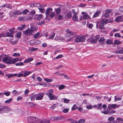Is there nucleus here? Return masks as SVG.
Listing matches in <instances>:
<instances>
[{
  "label": "nucleus",
  "mask_w": 123,
  "mask_h": 123,
  "mask_svg": "<svg viewBox=\"0 0 123 123\" xmlns=\"http://www.w3.org/2000/svg\"><path fill=\"white\" fill-rule=\"evenodd\" d=\"M54 90L53 89H50L46 93L47 95L49 98V100H57L58 98V96L54 95L53 94Z\"/></svg>",
  "instance_id": "obj_1"
},
{
  "label": "nucleus",
  "mask_w": 123,
  "mask_h": 123,
  "mask_svg": "<svg viewBox=\"0 0 123 123\" xmlns=\"http://www.w3.org/2000/svg\"><path fill=\"white\" fill-rule=\"evenodd\" d=\"M15 59H11V57L10 56L3 57L2 61L4 63L7 64H15Z\"/></svg>",
  "instance_id": "obj_2"
},
{
  "label": "nucleus",
  "mask_w": 123,
  "mask_h": 123,
  "mask_svg": "<svg viewBox=\"0 0 123 123\" xmlns=\"http://www.w3.org/2000/svg\"><path fill=\"white\" fill-rule=\"evenodd\" d=\"M67 32L66 34V40L67 41H70L71 40V38L70 37L72 36H75L76 33L74 32H71L68 29L66 30Z\"/></svg>",
  "instance_id": "obj_3"
},
{
  "label": "nucleus",
  "mask_w": 123,
  "mask_h": 123,
  "mask_svg": "<svg viewBox=\"0 0 123 123\" xmlns=\"http://www.w3.org/2000/svg\"><path fill=\"white\" fill-rule=\"evenodd\" d=\"M8 107L5 105H1L0 106V113H4L7 111L8 109Z\"/></svg>",
  "instance_id": "obj_4"
},
{
  "label": "nucleus",
  "mask_w": 123,
  "mask_h": 123,
  "mask_svg": "<svg viewBox=\"0 0 123 123\" xmlns=\"http://www.w3.org/2000/svg\"><path fill=\"white\" fill-rule=\"evenodd\" d=\"M85 40L84 36H79L77 37L75 39V41L77 42H83Z\"/></svg>",
  "instance_id": "obj_5"
},
{
  "label": "nucleus",
  "mask_w": 123,
  "mask_h": 123,
  "mask_svg": "<svg viewBox=\"0 0 123 123\" xmlns=\"http://www.w3.org/2000/svg\"><path fill=\"white\" fill-rule=\"evenodd\" d=\"M74 9H72V12H73V16L72 19L74 21H77L78 20V18L77 16L78 13L75 12Z\"/></svg>",
  "instance_id": "obj_6"
},
{
  "label": "nucleus",
  "mask_w": 123,
  "mask_h": 123,
  "mask_svg": "<svg viewBox=\"0 0 123 123\" xmlns=\"http://www.w3.org/2000/svg\"><path fill=\"white\" fill-rule=\"evenodd\" d=\"M36 117H29L27 118L28 121L30 123H34Z\"/></svg>",
  "instance_id": "obj_7"
},
{
  "label": "nucleus",
  "mask_w": 123,
  "mask_h": 123,
  "mask_svg": "<svg viewBox=\"0 0 123 123\" xmlns=\"http://www.w3.org/2000/svg\"><path fill=\"white\" fill-rule=\"evenodd\" d=\"M23 32L25 34L29 36L31 35L33 33L31 31V29H30L29 28H28Z\"/></svg>",
  "instance_id": "obj_8"
},
{
  "label": "nucleus",
  "mask_w": 123,
  "mask_h": 123,
  "mask_svg": "<svg viewBox=\"0 0 123 123\" xmlns=\"http://www.w3.org/2000/svg\"><path fill=\"white\" fill-rule=\"evenodd\" d=\"M107 77L112 80H114L118 78L117 76L116 75H112L110 74H108Z\"/></svg>",
  "instance_id": "obj_9"
},
{
  "label": "nucleus",
  "mask_w": 123,
  "mask_h": 123,
  "mask_svg": "<svg viewBox=\"0 0 123 123\" xmlns=\"http://www.w3.org/2000/svg\"><path fill=\"white\" fill-rule=\"evenodd\" d=\"M44 94L43 93L37 94L36 100H41L42 99Z\"/></svg>",
  "instance_id": "obj_10"
},
{
  "label": "nucleus",
  "mask_w": 123,
  "mask_h": 123,
  "mask_svg": "<svg viewBox=\"0 0 123 123\" xmlns=\"http://www.w3.org/2000/svg\"><path fill=\"white\" fill-rule=\"evenodd\" d=\"M122 121H123L122 118L118 117L117 118L116 120L113 121L112 123H122Z\"/></svg>",
  "instance_id": "obj_11"
},
{
  "label": "nucleus",
  "mask_w": 123,
  "mask_h": 123,
  "mask_svg": "<svg viewBox=\"0 0 123 123\" xmlns=\"http://www.w3.org/2000/svg\"><path fill=\"white\" fill-rule=\"evenodd\" d=\"M111 11V9H107L105 10V12L104 14V16L106 18H108L110 16V13Z\"/></svg>",
  "instance_id": "obj_12"
},
{
  "label": "nucleus",
  "mask_w": 123,
  "mask_h": 123,
  "mask_svg": "<svg viewBox=\"0 0 123 123\" xmlns=\"http://www.w3.org/2000/svg\"><path fill=\"white\" fill-rule=\"evenodd\" d=\"M81 14L83 15V18L84 19L86 20L89 18L90 17L88 15L87 13H86L84 12H82Z\"/></svg>",
  "instance_id": "obj_13"
},
{
  "label": "nucleus",
  "mask_w": 123,
  "mask_h": 123,
  "mask_svg": "<svg viewBox=\"0 0 123 123\" xmlns=\"http://www.w3.org/2000/svg\"><path fill=\"white\" fill-rule=\"evenodd\" d=\"M116 22H118L123 21V15L119 16L117 17L115 19Z\"/></svg>",
  "instance_id": "obj_14"
},
{
  "label": "nucleus",
  "mask_w": 123,
  "mask_h": 123,
  "mask_svg": "<svg viewBox=\"0 0 123 123\" xmlns=\"http://www.w3.org/2000/svg\"><path fill=\"white\" fill-rule=\"evenodd\" d=\"M62 119V118L60 116H55L52 117L50 118L51 120L54 121H58L61 120Z\"/></svg>",
  "instance_id": "obj_15"
},
{
  "label": "nucleus",
  "mask_w": 123,
  "mask_h": 123,
  "mask_svg": "<svg viewBox=\"0 0 123 123\" xmlns=\"http://www.w3.org/2000/svg\"><path fill=\"white\" fill-rule=\"evenodd\" d=\"M117 107H118V106L116 104H109L108 105V108L111 109V108L114 109Z\"/></svg>",
  "instance_id": "obj_16"
},
{
  "label": "nucleus",
  "mask_w": 123,
  "mask_h": 123,
  "mask_svg": "<svg viewBox=\"0 0 123 123\" xmlns=\"http://www.w3.org/2000/svg\"><path fill=\"white\" fill-rule=\"evenodd\" d=\"M97 25H98L99 28L101 29H104L105 28L104 25L103 24V23H102L99 21H98L97 23Z\"/></svg>",
  "instance_id": "obj_17"
},
{
  "label": "nucleus",
  "mask_w": 123,
  "mask_h": 123,
  "mask_svg": "<svg viewBox=\"0 0 123 123\" xmlns=\"http://www.w3.org/2000/svg\"><path fill=\"white\" fill-rule=\"evenodd\" d=\"M23 74V77H25L28 75L31 74L32 72L31 71H27L26 70L22 71Z\"/></svg>",
  "instance_id": "obj_18"
},
{
  "label": "nucleus",
  "mask_w": 123,
  "mask_h": 123,
  "mask_svg": "<svg viewBox=\"0 0 123 123\" xmlns=\"http://www.w3.org/2000/svg\"><path fill=\"white\" fill-rule=\"evenodd\" d=\"M53 10L52 8H48L46 10L45 12V14L46 15H48L49 14L50 12H51Z\"/></svg>",
  "instance_id": "obj_19"
},
{
  "label": "nucleus",
  "mask_w": 123,
  "mask_h": 123,
  "mask_svg": "<svg viewBox=\"0 0 123 123\" xmlns=\"http://www.w3.org/2000/svg\"><path fill=\"white\" fill-rule=\"evenodd\" d=\"M34 60L33 58H29L25 60L23 62L24 63H27L30 62Z\"/></svg>",
  "instance_id": "obj_20"
},
{
  "label": "nucleus",
  "mask_w": 123,
  "mask_h": 123,
  "mask_svg": "<svg viewBox=\"0 0 123 123\" xmlns=\"http://www.w3.org/2000/svg\"><path fill=\"white\" fill-rule=\"evenodd\" d=\"M37 97V94L34 93H33L32 94H31V96L30 97V98L31 99V101H34L35 100V98L36 99Z\"/></svg>",
  "instance_id": "obj_21"
},
{
  "label": "nucleus",
  "mask_w": 123,
  "mask_h": 123,
  "mask_svg": "<svg viewBox=\"0 0 123 123\" xmlns=\"http://www.w3.org/2000/svg\"><path fill=\"white\" fill-rule=\"evenodd\" d=\"M43 15L42 14H40L39 15H36L35 16V18H37V19L38 20H40V19L42 18Z\"/></svg>",
  "instance_id": "obj_22"
},
{
  "label": "nucleus",
  "mask_w": 123,
  "mask_h": 123,
  "mask_svg": "<svg viewBox=\"0 0 123 123\" xmlns=\"http://www.w3.org/2000/svg\"><path fill=\"white\" fill-rule=\"evenodd\" d=\"M40 12L42 13H44L45 12V9H44L43 7L41 5L38 8Z\"/></svg>",
  "instance_id": "obj_23"
},
{
  "label": "nucleus",
  "mask_w": 123,
  "mask_h": 123,
  "mask_svg": "<svg viewBox=\"0 0 123 123\" xmlns=\"http://www.w3.org/2000/svg\"><path fill=\"white\" fill-rule=\"evenodd\" d=\"M30 29H31V30L32 33H34L37 31L36 28L34 26H31Z\"/></svg>",
  "instance_id": "obj_24"
},
{
  "label": "nucleus",
  "mask_w": 123,
  "mask_h": 123,
  "mask_svg": "<svg viewBox=\"0 0 123 123\" xmlns=\"http://www.w3.org/2000/svg\"><path fill=\"white\" fill-rule=\"evenodd\" d=\"M122 43V41H120L117 40H115L114 42V44L115 45L120 44Z\"/></svg>",
  "instance_id": "obj_25"
},
{
  "label": "nucleus",
  "mask_w": 123,
  "mask_h": 123,
  "mask_svg": "<svg viewBox=\"0 0 123 123\" xmlns=\"http://www.w3.org/2000/svg\"><path fill=\"white\" fill-rule=\"evenodd\" d=\"M99 21L102 22V23H103V24L104 25L107 23V19L105 18L102 19L101 20H99Z\"/></svg>",
  "instance_id": "obj_26"
},
{
  "label": "nucleus",
  "mask_w": 123,
  "mask_h": 123,
  "mask_svg": "<svg viewBox=\"0 0 123 123\" xmlns=\"http://www.w3.org/2000/svg\"><path fill=\"white\" fill-rule=\"evenodd\" d=\"M115 53L116 54L123 53V47L121 49H117V50L115 52Z\"/></svg>",
  "instance_id": "obj_27"
},
{
  "label": "nucleus",
  "mask_w": 123,
  "mask_h": 123,
  "mask_svg": "<svg viewBox=\"0 0 123 123\" xmlns=\"http://www.w3.org/2000/svg\"><path fill=\"white\" fill-rule=\"evenodd\" d=\"M112 39H108L106 41V43L107 44H111L113 43Z\"/></svg>",
  "instance_id": "obj_28"
},
{
  "label": "nucleus",
  "mask_w": 123,
  "mask_h": 123,
  "mask_svg": "<svg viewBox=\"0 0 123 123\" xmlns=\"http://www.w3.org/2000/svg\"><path fill=\"white\" fill-rule=\"evenodd\" d=\"M105 39L103 37L100 38L98 42L100 44H103L104 43V41Z\"/></svg>",
  "instance_id": "obj_29"
},
{
  "label": "nucleus",
  "mask_w": 123,
  "mask_h": 123,
  "mask_svg": "<svg viewBox=\"0 0 123 123\" xmlns=\"http://www.w3.org/2000/svg\"><path fill=\"white\" fill-rule=\"evenodd\" d=\"M25 26V25H23L21 27H18L17 29L19 31H21L24 29Z\"/></svg>",
  "instance_id": "obj_30"
},
{
  "label": "nucleus",
  "mask_w": 123,
  "mask_h": 123,
  "mask_svg": "<svg viewBox=\"0 0 123 123\" xmlns=\"http://www.w3.org/2000/svg\"><path fill=\"white\" fill-rule=\"evenodd\" d=\"M100 13V12L99 11L96 12L93 15V17L94 18H95L98 17L99 16Z\"/></svg>",
  "instance_id": "obj_31"
},
{
  "label": "nucleus",
  "mask_w": 123,
  "mask_h": 123,
  "mask_svg": "<svg viewBox=\"0 0 123 123\" xmlns=\"http://www.w3.org/2000/svg\"><path fill=\"white\" fill-rule=\"evenodd\" d=\"M34 123H41L42 120L36 117Z\"/></svg>",
  "instance_id": "obj_32"
},
{
  "label": "nucleus",
  "mask_w": 123,
  "mask_h": 123,
  "mask_svg": "<svg viewBox=\"0 0 123 123\" xmlns=\"http://www.w3.org/2000/svg\"><path fill=\"white\" fill-rule=\"evenodd\" d=\"M33 18V16L32 15H28L26 17V19L27 20H30Z\"/></svg>",
  "instance_id": "obj_33"
},
{
  "label": "nucleus",
  "mask_w": 123,
  "mask_h": 123,
  "mask_svg": "<svg viewBox=\"0 0 123 123\" xmlns=\"http://www.w3.org/2000/svg\"><path fill=\"white\" fill-rule=\"evenodd\" d=\"M71 17V14L70 12L67 13L65 16V17L68 19L70 18Z\"/></svg>",
  "instance_id": "obj_34"
},
{
  "label": "nucleus",
  "mask_w": 123,
  "mask_h": 123,
  "mask_svg": "<svg viewBox=\"0 0 123 123\" xmlns=\"http://www.w3.org/2000/svg\"><path fill=\"white\" fill-rule=\"evenodd\" d=\"M22 12H21L18 10H15L14 11L13 13V14L15 15H19L22 14Z\"/></svg>",
  "instance_id": "obj_35"
},
{
  "label": "nucleus",
  "mask_w": 123,
  "mask_h": 123,
  "mask_svg": "<svg viewBox=\"0 0 123 123\" xmlns=\"http://www.w3.org/2000/svg\"><path fill=\"white\" fill-rule=\"evenodd\" d=\"M28 105L31 107H35L36 106V105L34 103L32 102L28 103Z\"/></svg>",
  "instance_id": "obj_36"
},
{
  "label": "nucleus",
  "mask_w": 123,
  "mask_h": 123,
  "mask_svg": "<svg viewBox=\"0 0 123 123\" xmlns=\"http://www.w3.org/2000/svg\"><path fill=\"white\" fill-rule=\"evenodd\" d=\"M50 121L47 119H45L42 121L41 123H50Z\"/></svg>",
  "instance_id": "obj_37"
},
{
  "label": "nucleus",
  "mask_w": 123,
  "mask_h": 123,
  "mask_svg": "<svg viewBox=\"0 0 123 123\" xmlns=\"http://www.w3.org/2000/svg\"><path fill=\"white\" fill-rule=\"evenodd\" d=\"M36 13V11L35 10H33L32 11H31L29 13V15H32L34 16V15H35Z\"/></svg>",
  "instance_id": "obj_38"
},
{
  "label": "nucleus",
  "mask_w": 123,
  "mask_h": 123,
  "mask_svg": "<svg viewBox=\"0 0 123 123\" xmlns=\"http://www.w3.org/2000/svg\"><path fill=\"white\" fill-rule=\"evenodd\" d=\"M78 107L75 104H74L72 107V110H76L78 109Z\"/></svg>",
  "instance_id": "obj_39"
},
{
  "label": "nucleus",
  "mask_w": 123,
  "mask_h": 123,
  "mask_svg": "<svg viewBox=\"0 0 123 123\" xmlns=\"http://www.w3.org/2000/svg\"><path fill=\"white\" fill-rule=\"evenodd\" d=\"M21 32H18L16 34L15 36V37H16L18 38H20L21 37Z\"/></svg>",
  "instance_id": "obj_40"
},
{
  "label": "nucleus",
  "mask_w": 123,
  "mask_h": 123,
  "mask_svg": "<svg viewBox=\"0 0 123 123\" xmlns=\"http://www.w3.org/2000/svg\"><path fill=\"white\" fill-rule=\"evenodd\" d=\"M29 12V10L27 9H25L23 11L22 13L23 14L26 15L27 13Z\"/></svg>",
  "instance_id": "obj_41"
},
{
  "label": "nucleus",
  "mask_w": 123,
  "mask_h": 123,
  "mask_svg": "<svg viewBox=\"0 0 123 123\" xmlns=\"http://www.w3.org/2000/svg\"><path fill=\"white\" fill-rule=\"evenodd\" d=\"M85 119H80L78 122V123H84L85 122Z\"/></svg>",
  "instance_id": "obj_42"
},
{
  "label": "nucleus",
  "mask_w": 123,
  "mask_h": 123,
  "mask_svg": "<svg viewBox=\"0 0 123 123\" xmlns=\"http://www.w3.org/2000/svg\"><path fill=\"white\" fill-rule=\"evenodd\" d=\"M97 109L98 110H101L102 109V104L101 103L98 104H97Z\"/></svg>",
  "instance_id": "obj_43"
},
{
  "label": "nucleus",
  "mask_w": 123,
  "mask_h": 123,
  "mask_svg": "<svg viewBox=\"0 0 123 123\" xmlns=\"http://www.w3.org/2000/svg\"><path fill=\"white\" fill-rule=\"evenodd\" d=\"M6 35L8 37H12L13 36L11 32L10 33L9 32L6 33Z\"/></svg>",
  "instance_id": "obj_44"
},
{
  "label": "nucleus",
  "mask_w": 123,
  "mask_h": 123,
  "mask_svg": "<svg viewBox=\"0 0 123 123\" xmlns=\"http://www.w3.org/2000/svg\"><path fill=\"white\" fill-rule=\"evenodd\" d=\"M15 65L16 66H21L24 65L23 62H20L16 63Z\"/></svg>",
  "instance_id": "obj_45"
},
{
  "label": "nucleus",
  "mask_w": 123,
  "mask_h": 123,
  "mask_svg": "<svg viewBox=\"0 0 123 123\" xmlns=\"http://www.w3.org/2000/svg\"><path fill=\"white\" fill-rule=\"evenodd\" d=\"M15 28L14 27L10 29L9 30V31L11 33L13 34L14 33L15 31Z\"/></svg>",
  "instance_id": "obj_46"
},
{
  "label": "nucleus",
  "mask_w": 123,
  "mask_h": 123,
  "mask_svg": "<svg viewBox=\"0 0 123 123\" xmlns=\"http://www.w3.org/2000/svg\"><path fill=\"white\" fill-rule=\"evenodd\" d=\"M113 19L112 18H110L109 19H107V23L112 22L113 21Z\"/></svg>",
  "instance_id": "obj_47"
},
{
  "label": "nucleus",
  "mask_w": 123,
  "mask_h": 123,
  "mask_svg": "<svg viewBox=\"0 0 123 123\" xmlns=\"http://www.w3.org/2000/svg\"><path fill=\"white\" fill-rule=\"evenodd\" d=\"M45 22L44 20H43L41 22H39L38 23V25H44Z\"/></svg>",
  "instance_id": "obj_48"
},
{
  "label": "nucleus",
  "mask_w": 123,
  "mask_h": 123,
  "mask_svg": "<svg viewBox=\"0 0 123 123\" xmlns=\"http://www.w3.org/2000/svg\"><path fill=\"white\" fill-rule=\"evenodd\" d=\"M12 56H13L19 57L20 56V55L19 53H15L13 54Z\"/></svg>",
  "instance_id": "obj_49"
},
{
  "label": "nucleus",
  "mask_w": 123,
  "mask_h": 123,
  "mask_svg": "<svg viewBox=\"0 0 123 123\" xmlns=\"http://www.w3.org/2000/svg\"><path fill=\"white\" fill-rule=\"evenodd\" d=\"M65 86L63 85H61L59 86L58 88L59 90H62L65 88Z\"/></svg>",
  "instance_id": "obj_50"
},
{
  "label": "nucleus",
  "mask_w": 123,
  "mask_h": 123,
  "mask_svg": "<svg viewBox=\"0 0 123 123\" xmlns=\"http://www.w3.org/2000/svg\"><path fill=\"white\" fill-rule=\"evenodd\" d=\"M3 95L4 94L7 96H9L10 94V92H5L3 93Z\"/></svg>",
  "instance_id": "obj_51"
},
{
  "label": "nucleus",
  "mask_w": 123,
  "mask_h": 123,
  "mask_svg": "<svg viewBox=\"0 0 123 123\" xmlns=\"http://www.w3.org/2000/svg\"><path fill=\"white\" fill-rule=\"evenodd\" d=\"M12 100V98H10L9 99L6 100L5 101V103H9L11 102Z\"/></svg>",
  "instance_id": "obj_52"
},
{
  "label": "nucleus",
  "mask_w": 123,
  "mask_h": 123,
  "mask_svg": "<svg viewBox=\"0 0 123 123\" xmlns=\"http://www.w3.org/2000/svg\"><path fill=\"white\" fill-rule=\"evenodd\" d=\"M117 97V96H114V97L115 98L114 100V101H117L120 100H121V98H119L118 97L116 98V97Z\"/></svg>",
  "instance_id": "obj_53"
},
{
  "label": "nucleus",
  "mask_w": 123,
  "mask_h": 123,
  "mask_svg": "<svg viewBox=\"0 0 123 123\" xmlns=\"http://www.w3.org/2000/svg\"><path fill=\"white\" fill-rule=\"evenodd\" d=\"M55 33L54 32H53L52 34V35L50 36L49 37V39H53L54 38L55 35Z\"/></svg>",
  "instance_id": "obj_54"
},
{
  "label": "nucleus",
  "mask_w": 123,
  "mask_h": 123,
  "mask_svg": "<svg viewBox=\"0 0 123 123\" xmlns=\"http://www.w3.org/2000/svg\"><path fill=\"white\" fill-rule=\"evenodd\" d=\"M40 33L39 32H37L34 35V37L35 38H37L39 37Z\"/></svg>",
  "instance_id": "obj_55"
},
{
  "label": "nucleus",
  "mask_w": 123,
  "mask_h": 123,
  "mask_svg": "<svg viewBox=\"0 0 123 123\" xmlns=\"http://www.w3.org/2000/svg\"><path fill=\"white\" fill-rule=\"evenodd\" d=\"M37 48L32 47L30 48V50L31 51H34L37 50Z\"/></svg>",
  "instance_id": "obj_56"
},
{
  "label": "nucleus",
  "mask_w": 123,
  "mask_h": 123,
  "mask_svg": "<svg viewBox=\"0 0 123 123\" xmlns=\"http://www.w3.org/2000/svg\"><path fill=\"white\" fill-rule=\"evenodd\" d=\"M114 36L115 37H121L120 34L118 33H115L114 35Z\"/></svg>",
  "instance_id": "obj_57"
},
{
  "label": "nucleus",
  "mask_w": 123,
  "mask_h": 123,
  "mask_svg": "<svg viewBox=\"0 0 123 123\" xmlns=\"http://www.w3.org/2000/svg\"><path fill=\"white\" fill-rule=\"evenodd\" d=\"M15 63L18 61H21L22 60V58L19 59V58H15Z\"/></svg>",
  "instance_id": "obj_58"
},
{
  "label": "nucleus",
  "mask_w": 123,
  "mask_h": 123,
  "mask_svg": "<svg viewBox=\"0 0 123 123\" xmlns=\"http://www.w3.org/2000/svg\"><path fill=\"white\" fill-rule=\"evenodd\" d=\"M44 80L45 81L48 82H51L52 81V79H44Z\"/></svg>",
  "instance_id": "obj_59"
},
{
  "label": "nucleus",
  "mask_w": 123,
  "mask_h": 123,
  "mask_svg": "<svg viewBox=\"0 0 123 123\" xmlns=\"http://www.w3.org/2000/svg\"><path fill=\"white\" fill-rule=\"evenodd\" d=\"M5 75L8 78H9L10 77H12V74H5Z\"/></svg>",
  "instance_id": "obj_60"
},
{
  "label": "nucleus",
  "mask_w": 123,
  "mask_h": 123,
  "mask_svg": "<svg viewBox=\"0 0 123 123\" xmlns=\"http://www.w3.org/2000/svg\"><path fill=\"white\" fill-rule=\"evenodd\" d=\"M61 11V9L60 8H58L56 10V12L57 14H58L60 13Z\"/></svg>",
  "instance_id": "obj_61"
},
{
  "label": "nucleus",
  "mask_w": 123,
  "mask_h": 123,
  "mask_svg": "<svg viewBox=\"0 0 123 123\" xmlns=\"http://www.w3.org/2000/svg\"><path fill=\"white\" fill-rule=\"evenodd\" d=\"M21 76L23 77V74L22 72V71L20 73L18 74L17 76V77L18 78H19Z\"/></svg>",
  "instance_id": "obj_62"
},
{
  "label": "nucleus",
  "mask_w": 123,
  "mask_h": 123,
  "mask_svg": "<svg viewBox=\"0 0 123 123\" xmlns=\"http://www.w3.org/2000/svg\"><path fill=\"white\" fill-rule=\"evenodd\" d=\"M6 67V65L0 63V68H5Z\"/></svg>",
  "instance_id": "obj_63"
},
{
  "label": "nucleus",
  "mask_w": 123,
  "mask_h": 123,
  "mask_svg": "<svg viewBox=\"0 0 123 123\" xmlns=\"http://www.w3.org/2000/svg\"><path fill=\"white\" fill-rule=\"evenodd\" d=\"M63 56V55H58L56 57V59H58L59 58H62Z\"/></svg>",
  "instance_id": "obj_64"
}]
</instances>
